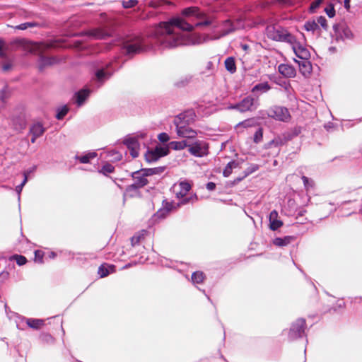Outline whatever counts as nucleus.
<instances>
[{"label":"nucleus","mask_w":362,"mask_h":362,"mask_svg":"<svg viewBox=\"0 0 362 362\" xmlns=\"http://www.w3.org/2000/svg\"><path fill=\"white\" fill-rule=\"evenodd\" d=\"M192 25L181 18L162 22L156 30V39L163 47L172 48L182 45H195L206 39L197 33H191Z\"/></svg>","instance_id":"obj_1"},{"label":"nucleus","mask_w":362,"mask_h":362,"mask_svg":"<svg viewBox=\"0 0 362 362\" xmlns=\"http://www.w3.org/2000/svg\"><path fill=\"white\" fill-rule=\"evenodd\" d=\"M197 118L193 109H187L177 115L173 121L175 132L179 137L194 139L197 136V131L191 127Z\"/></svg>","instance_id":"obj_2"},{"label":"nucleus","mask_w":362,"mask_h":362,"mask_svg":"<svg viewBox=\"0 0 362 362\" xmlns=\"http://www.w3.org/2000/svg\"><path fill=\"white\" fill-rule=\"evenodd\" d=\"M122 47L127 54H134L149 48L148 44L144 38L136 36H127L122 42Z\"/></svg>","instance_id":"obj_3"},{"label":"nucleus","mask_w":362,"mask_h":362,"mask_svg":"<svg viewBox=\"0 0 362 362\" xmlns=\"http://www.w3.org/2000/svg\"><path fill=\"white\" fill-rule=\"evenodd\" d=\"M262 118L266 117L282 122H288L291 119V114L288 110L283 106L274 105L265 110L259 111Z\"/></svg>","instance_id":"obj_4"},{"label":"nucleus","mask_w":362,"mask_h":362,"mask_svg":"<svg viewBox=\"0 0 362 362\" xmlns=\"http://www.w3.org/2000/svg\"><path fill=\"white\" fill-rule=\"evenodd\" d=\"M266 33L267 37L275 41L293 42L294 36L286 29L278 25H269L267 26Z\"/></svg>","instance_id":"obj_5"},{"label":"nucleus","mask_w":362,"mask_h":362,"mask_svg":"<svg viewBox=\"0 0 362 362\" xmlns=\"http://www.w3.org/2000/svg\"><path fill=\"white\" fill-rule=\"evenodd\" d=\"M253 94L244 97L240 102L229 106L230 109H235L240 112L252 111L256 110L259 105V96L252 92Z\"/></svg>","instance_id":"obj_6"},{"label":"nucleus","mask_w":362,"mask_h":362,"mask_svg":"<svg viewBox=\"0 0 362 362\" xmlns=\"http://www.w3.org/2000/svg\"><path fill=\"white\" fill-rule=\"evenodd\" d=\"M51 45H45L42 43H32L30 45V51L40 54L39 58V69L43 70L45 67L51 66L57 62V59L54 57H47L43 56L42 52Z\"/></svg>","instance_id":"obj_7"},{"label":"nucleus","mask_w":362,"mask_h":362,"mask_svg":"<svg viewBox=\"0 0 362 362\" xmlns=\"http://www.w3.org/2000/svg\"><path fill=\"white\" fill-rule=\"evenodd\" d=\"M306 328V321L304 318H298L291 325L288 333V339L289 341H294L301 339L305 336V330Z\"/></svg>","instance_id":"obj_8"},{"label":"nucleus","mask_w":362,"mask_h":362,"mask_svg":"<svg viewBox=\"0 0 362 362\" xmlns=\"http://www.w3.org/2000/svg\"><path fill=\"white\" fill-rule=\"evenodd\" d=\"M169 153L170 149L168 146L157 145L153 148H148L145 153V160L147 163H152L168 156Z\"/></svg>","instance_id":"obj_9"},{"label":"nucleus","mask_w":362,"mask_h":362,"mask_svg":"<svg viewBox=\"0 0 362 362\" xmlns=\"http://www.w3.org/2000/svg\"><path fill=\"white\" fill-rule=\"evenodd\" d=\"M16 327L18 329L24 330L23 323L25 322L27 326L30 328L39 330L45 325V320L38 318H28L22 315H18L16 317Z\"/></svg>","instance_id":"obj_10"},{"label":"nucleus","mask_w":362,"mask_h":362,"mask_svg":"<svg viewBox=\"0 0 362 362\" xmlns=\"http://www.w3.org/2000/svg\"><path fill=\"white\" fill-rule=\"evenodd\" d=\"M115 69V68L113 67V64L110 63L107 64L105 67L97 69L93 78V82L96 83L95 87L98 88L102 83L107 80L114 72Z\"/></svg>","instance_id":"obj_11"},{"label":"nucleus","mask_w":362,"mask_h":362,"mask_svg":"<svg viewBox=\"0 0 362 362\" xmlns=\"http://www.w3.org/2000/svg\"><path fill=\"white\" fill-rule=\"evenodd\" d=\"M208 148L203 141L196 140L192 144L189 143L188 151L196 157H202L206 154Z\"/></svg>","instance_id":"obj_12"},{"label":"nucleus","mask_w":362,"mask_h":362,"mask_svg":"<svg viewBox=\"0 0 362 362\" xmlns=\"http://www.w3.org/2000/svg\"><path fill=\"white\" fill-rule=\"evenodd\" d=\"M292 45V49L297 57L301 59H308L310 57V52L308 49L302 45L300 42H296L294 37L293 42H288Z\"/></svg>","instance_id":"obj_13"},{"label":"nucleus","mask_w":362,"mask_h":362,"mask_svg":"<svg viewBox=\"0 0 362 362\" xmlns=\"http://www.w3.org/2000/svg\"><path fill=\"white\" fill-rule=\"evenodd\" d=\"M46 132V128L44 127L41 122H35L33 124L29 129V133L32 135L30 141L34 144L36 139L42 136Z\"/></svg>","instance_id":"obj_14"},{"label":"nucleus","mask_w":362,"mask_h":362,"mask_svg":"<svg viewBox=\"0 0 362 362\" xmlns=\"http://www.w3.org/2000/svg\"><path fill=\"white\" fill-rule=\"evenodd\" d=\"M269 228L272 231L279 230L283 225V221L279 216V213L276 210H272L269 215Z\"/></svg>","instance_id":"obj_15"},{"label":"nucleus","mask_w":362,"mask_h":362,"mask_svg":"<svg viewBox=\"0 0 362 362\" xmlns=\"http://www.w3.org/2000/svg\"><path fill=\"white\" fill-rule=\"evenodd\" d=\"M334 30L337 37L351 39L353 37L351 30L345 24L336 25L334 26Z\"/></svg>","instance_id":"obj_16"},{"label":"nucleus","mask_w":362,"mask_h":362,"mask_svg":"<svg viewBox=\"0 0 362 362\" xmlns=\"http://www.w3.org/2000/svg\"><path fill=\"white\" fill-rule=\"evenodd\" d=\"M242 28H243V25L241 24L240 21H238L236 23H231L229 20H227L223 23L221 33L218 37L225 36L233 32L234 30Z\"/></svg>","instance_id":"obj_17"},{"label":"nucleus","mask_w":362,"mask_h":362,"mask_svg":"<svg viewBox=\"0 0 362 362\" xmlns=\"http://www.w3.org/2000/svg\"><path fill=\"white\" fill-rule=\"evenodd\" d=\"M71 101L77 107L83 106L88 100L91 92H74Z\"/></svg>","instance_id":"obj_18"},{"label":"nucleus","mask_w":362,"mask_h":362,"mask_svg":"<svg viewBox=\"0 0 362 362\" xmlns=\"http://www.w3.org/2000/svg\"><path fill=\"white\" fill-rule=\"evenodd\" d=\"M131 177L135 180L134 183L140 189L148 184V179L146 178V175H144V173L140 171V169L132 172L131 173Z\"/></svg>","instance_id":"obj_19"},{"label":"nucleus","mask_w":362,"mask_h":362,"mask_svg":"<svg viewBox=\"0 0 362 362\" xmlns=\"http://www.w3.org/2000/svg\"><path fill=\"white\" fill-rule=\"evenodd\" d=\"M86 35H88V37L90 39L93 40L105 39L106 37L110 36L109 33L106 30H103L102 28H95L90 30L86 33Z\"/></svg>","instance_id":"obj_20"},{"label":"nucleus","mask_w":362,"mask_h":362,"mask_svg":"<svg viewBox=\"0 0 362 362\" xmlns=\"http://www.w3.org/2000/svg\"><path fill=\"white\" fill-rule=\"evenodd\" d=\"M296 133H284L281 136H277L272 139V142H276V146H284L289 141L292 140L295 137Z\"/></svg>","instance_id":"obj_21"},{"label":"nucleus","mask_w":362,"mask_h":362,"mask_svg":"<svg viewBox=\"0 0 362 362\" xmlns=\"http://www.w3.org/2000/svg\"><path fill=\"white\" fill-rule=\"evenodd\" d=\"M295 239L294 236L286 235L284 237H276L273 239L272 243L275 246L282 247L289 245Z\"/></svg>","instance_id":"obj_22"},{"label":"nucleus","mask_w":362,"mask_h":362,"mask_svg":"<svg viewBox=\"0 0 362 362\" xmlns=\"http://www.w3.org/2000/svg\"><path fill=\"white\" fill-rule=\"evenodd\" d=\"M278 70L281 74L286 77H293L296 75L295 69L288 64H281L279 66Z\"/></svg>","instance_id":"obj_23"},{"label":"nucleus","mask_w":362,"mask_h":362,"mask_svg":"<svg viewBox=\"0 0 362 362\" xmlns=\"http://www.w3.org/2000/svg\"><path fill=\"white\" fill-rule=\"evenodd\" d=\"M115 272V266L113 264H103L99 268L98 273L101 278L107 276Z\"/></svg>","instance_id":"obj_24"},{"label":"nucleus","mask_w":362,"mask_h":362,"mask_svg":"<svg viewBox=\"0 0 362 362\" xmlns=\"http://www.w3.org/2000/svg\"><path fill=\"white\" fill-rule=\"evenodd\" d=\"M182 14L187 17L194 16L197 18H204V13L197 7H189L182 10Z\"/></svg>","instance_id":"obj_25"},{"label":"nucleus","mask_w":362,"mask_h":362,"mask_svg":"<svg viewBox=\"0 0 362 362\" xmlns=\"http://www.w3.org/2000/svg\"><path fill=\"white\" fill-rule=\"evenodd\" d=\"M98 156L96 152H88L83 155L76 154L74 156V159L78 160L81 163L87 164L90 163L91 160L95 158Z\"/></svg>","instance_id":"obj_26"},{"label":"nucleus","mask_w":362,"mask_h":362,"mask_svg":"<svg viewBox=\"0 0 362 362\" xmlns=\"http://www.w3.org/2000/svg\"><path fill=\"white\" fill-rule=\"evenodd\" d=\"M165 166H159L151 168H141L140 171H142L146 177H148L153 175H160L165 170Z\"/></svg>","instance_id":"obj_27"},{"label":"nucleus","mask_w":362,"mask_h":362,"mask_svg":"<svg viewBox=\"0 0 362 362\" xmlns=\"http://www.w3.org/2000/svg\"><path fill=\"white\" fill-rule=\"evenodd\" d=\"M188 146L189 142L187 140H182L170 141L168 147L169 149L171 148L175 151H179L185 149V148L188 147Z\"/></svg>","instance_id":"obj_28"},{"label":"nucleus","mask_w":362,"mask_h":362,"mask_svg":"<svg viewBox=\"0 0 362 362\" xmlns=\"http://www.w3.org/2000/svg\"><path fill=\"white\" fill-rule=\"evenodd\" d=\"M240 165V163L238 160H233L230 161L226 166L224 168L223 170V175L225 177H228L233 172V170L238 168Z\"/></svg>","instance_id":"obj_29"},{"label":"nucleus","mask_w":362,"mask_h":362,"mask_svg":"<svg viewBox=\"0 0 362 362\" xmlns=\"http://www.w3.org/2000/svg\"><path fill=\"white\" fill-rule=\"evenodd\" d=\"M69 111L68 105H64L57 108L55 117L58 120H62L67 115Z\"/></svg>","instance_id":"obj_30"},{"label":"nucleus","mask_w":362,"mask_h":362,"mask_svg":"<svg viewBox=\"0 0 362 362\" xmlns=\"http://www.w3.org/2000/svg\"><path fill=\"white\" fill-rule=\"evenodd\" d=\"M269 89H277V88L273 86V82L270 83L269 82H262L255 86L252 90H267Z\"/></svg>","instance_id":"obj_31"},{"label":"nucleus","mask_w":362,"mask_h":362,"mask_svg":"<svg viewBox=\"0 0 362 362\" xmlns=\"http://www.w3.org/2000/svg\"><path fill=\"white\" fill-rule=\"evenodd\" d=\"M123 144L127 148H132V147H139L140 144L138 139L133 136H127L123 141Z\"/></svg>","instance_id":"obj_32"},{"label":"nucleus","mask_w":362,"mask_h":362,"mask_svg":"<svg viewBox=\"0 0 362 362\" xmlns=\"http://www.w3.org/2000/svg\"><path fill=\"white\" fill-rule=\"evenodd\" d=\"M225 67L230 74L236 71V65L233 57H228L224 62Z\"/></svg>","instance_id":"obj_33"},{"label":"nucleus","mask_w":362,"mask_h":362,"mask_svg":"<svg viewBox=\"0 0 362 362\" xmlns=\"http://www.w3.org/2000/svg\"><path fill=\"white\" fill-rule=\"evenodd\" d=\"M198 200L197 195L196 194H194L190 196H185L180 200V202L177 204V207H180L182 205L187 204L189 202L193 203L194 202H196Z\"/></svg>","instance_id":"obj_34"},{"label":"nucleus","mask_w":362,"mask_h":362,"mask_svg":"<svg viewBox=\"0 0 362 362\" xmlns=\"http://www.w3.org/2000/svg\"><path fill=\"white\" fill-rule=\"evenodd\" d=\"M205 278V275L204 272L200 271H197L192 273V282L195 284H201L204 281Z\"/></svg>","instance_id":"obj_35"},{"label":"nucleus","mask_w":362,"mask_h":362,"mask_svg":"<svg viewBox=\"0 0 362 362\" xmlns=\"http://www.w3.org/2000/svg\"><path fill=\"white\" fill-rule=\"evenodd\" d=\"M40 340L48 344H53L55 341V339L49 333L42 332L40 335Z\"/></svg>","instance_id":"obj_36"},{"label":"nucleus","mask_w":362,"mask_h":362,"mask_svg":"<svg viewBox=\"0 0 362 362\" xmlns=\"http://www.w3.org/2000/svg\"><path fill=\"white\" fill-rule=\"evenodd\" d=\"M140 188L134 183L127 186L125 193L128 194L130 197H134L139 192Z\"/></svg>","instance_id":"obj_37"},{"label":"nucleus","mask_w":362,"mask_h":362,"mask_svg":"<svg viewBox=\"0 0 362 362\" xmlns=\"http://www.w3.org/2000/svg\"><path fill=\"white\" fill-rule=\"evenodd\" d=\"M115 167L109 163H106L102 166L101 169L99 170V173L104 175H107L109 173H113Z\"/></svg>","instance_id":"obj_38"},{"label":"nucleus","mask_w":362,"mask_h":362,"mask_svg":"<svg viewBox=\"0 0 362 362\" xmlns=\"http://www.w3.org/2000/svg\"><path fill=\"white\" fill-rule=\"evenodd\" d=\"M300 69L305 73H310L311 70V64L308 59H303L301 62H298Z\"/></svg>","instance_id":"obj_39"},{"label":"nucleus","mask_w":362,"mask_h":362,"mask_svg":"<svg viewBox=\"0 0 362 362\" xmlns=\"http://www.w3.org/2000/svg\"><path fill=\"white\" fill-rule=\"evenodd\" d=\"M304 28L308 31L314 32L318 29V23L315 21H309L305 22Z\"/></svg>","instance_id":"obj_40"},{"label":"nucleus","mask_w":362,"mask_h":362,"mask_svg":"<svg viewBox=\"0 0 362 362\" xmlns=\"http://www.w3.org/2000/svg\"><path fill=\"white\" fill-rule=\"evenodd\" d=\"M11 259H15L16 264L19 266L25 265L28 262L27 258L25 256L21 255H14L12 256Z\"/></svg>","instance_id":"obj_41"},{"label":"nucleus","mask_w":362,"mask_h":362,"mask_svg":"<svg viewBox=\"0 0 362 362\" xmlns=\"http://www.w3.org/2000/svg\"><path fill=\"white\" fill-rule=\"evenodd\" d=\"M263 139V129L259 127L254 134L253 141L255 144H259Z\"/></svg>","instance_id":"obj_42"},{"label":"nucleus","mask_w":362,"mask_h":362,"mask_svg":"<svg viewBox=\"0 0 362 362\" xmlns=\"http://www.w3.org/2000/svg\"><path fill=\"white\" fill-rule=\"evenodd\" d=\"M179 186H180V190L183 191L184 193H188V192L192 188L191 185L187 180L181 181L179 184Z\"/></svg>","instance_id":"obj_43"},{"label":"nucleus","mask_w":362,"mask_h":362,"mask_svg":"<svg viewBox=\"0 0 362 362\" xmlns=\"http://www.w3.org/2000/svg\"><path fill=\"white\" fill-rule=\"evenodd\" d=\"M38 24L35 22H26L21 23L16 27V28L19 30H26L29 28H33L37 26Z\"/></svg>","instance_id":"obj_44"},{"label":"nucleus","mask_w":362,"mask_h":362,"mask_svg":"<svg viewBox=\"0 0 362 362\" xmlns=\"http://www.w3.org/2000/svg\"><path fill=\"white\" fill-rule=\"evenodd\" d=\"M35 254V262L42 264L43 263V257L45 255V252L42 250H37L34 252Z\"/></svg>","instance_id":"obj_45"},{"label":"nucleus","mask_w":362,"mask_h":362,"mask_svg":"<svg viewBox=\"0 0 362 362\" xmlns=\"http://www.w3.org/2000/svg\"><path fill=\"white\" fill-rule=\"evenodd\" d=\"M259 168L258 165L257 164H252L250 166H249L245 171H244V177H247L252 173L257 171Z\"/></svg>","instance_id":"obj_46"},{"label":"nucleus","mask_w":362,"mask_h":362,"mask_svg":"<svg viewBox=\"0 0 362 362\" xmlns=\"http://www.w3.org/2000/svg\"><path fill=\"white\" fill-rule=\"evenodd\" d=\"M158 139L160 143L165 144L170 141V137L168 133L162 132L158 135Z\"/></svg>","instance_id":"obj_47"},{"label":"nucleus","mask_w":362,"mask_h":362,"mask_svg":"<svg viewBox=\"0 0 362 362\" xmlns=\"http://www.w3.org/2000/svg\"><path fill=\"white\" fill-rule=\"evenodd\" d=\"M169 213L170 212L168 211V209H165L163 207H162L154 214V216H156L158 218H164L168 216Z\"/></svg>","instance_id":"obj_48"},{"label":"nucleus","mask_w":362,"mask_h":362,"mask_svg":"<svg viewBox=\"0 0 362 362\" xmlns=\"http://www.w3.org/2000/svg\"><path fill=\"white\" fill-rule=\"evenodd\" d=\"M163 207L165 209H168V212H170L171 211H173L174 209H176L177 208V206H174L173 205V202H168V200L165 199L163 201Z\"/></svg>","instance_id":"obj_49"},{"label":"nucleus","mask_w":362,"mask_h":362,"mask_svg":"<svg viewBox=\"0 0 362 362\" xmlns=\"http://www.w3.org/2000/svg\"><path fill=\"white\" fill-rule=\"evenodd\" d=\"M316 23H318V26L320 25L325 30H327L328 28L327 20L324 16L318 17Z\"/></svg>","instance_id":"obj_50"},{"label":"nucleus","mask_w":362,"mask_h":362,"mask_svg":"<svg viewBox=\"0 0 362 362\" xmlns=\"http://www.w3.org/2000/svg\"><path fill=\"white\" fill-rule=\"evenodd\" d=\"M325 11L329 18H333L335 16V10L332 4H329L325 8Z\"/></svg>","instance_id":"obj_51"},{"label":"nucleus","mask_w":362,"mask_h":362,"mask_svg":"<svg viewBox=\"0 0 362 362\" xmlns=\"http://www.w3.org/2000/svg\"><path fill=\"white\" fill-rule=\"evenodd\" d=\"M27 182H28V178L26 177V176H25V177H23L22 182L20 185H18V186H16V192L18 194L19 199H20V194L21 193L23 187L25 185V184Z\"/></svg>","instance_id":"obj_52"},{"label":"nucleus","mask_w":362,"mask_h":362,"mask_svg":"<svg viewBox=\"0 0 362 362\" xmlns=\"http://www.w3.org/2000/svg\"><path fill=\"white\" fill-rule=\"evenodd\" d=\"M109 156H112L114 160H115V161H119V160H122V155L117 151H110L109 153Z\"/></svg>","instance_id":"obj_53"},{"label":"nucleus","mask_w":362,"mask_h":362,"mask_svg":"<svg viewBox=\"0 0 362 362\" xmlns=\"http://www.w3.org/2000/svg\"><path fill=\"white\" fill-rule=\"evenodd\" d=\"M138 3V1L137 0H128V1H123V6L124 8H132L134 7V6L136 5V4Z\"/></svg>","instance_id":"obj_54"},{"label":"nucleus","mask_w":362,"mask_h":362,"mask_svg":"<svg viewBox=\"0 0 362 362\" xmlns=\"http://www.w3.org/2000/svg\"><path fill=\"white\" fill-rule=\"evenodd\" d=\"M252 119H245L243 122H239L237 124V127H243L244 128H247L252 126Z\"/></svg>","instance_id":"obj_55"},{"label":"nucleus","mask_w":362,"mask_h":362,"mask_svg":"<svg viewBox=\"0 0 362 362\" xmlns=\"http://www.w3.org/2000/svg\"><path fill=\"white\" fill-rule=\"evenodd\" d=\"M141 235H134L131 238V244L133 247L139 244L141 240Z\"/></svg>","instance_id":"obj_56"},{"label":"nucleus","mask_w":362,"mask_h":362,"mask_svg":"<svg viewBox=\"0 0 362 362\" xmlns=\"http://www.w3.org/2000/svg\"><path fill=\"white\" fill-rule=\"evenodd\" d=\"M323 1L324 0L314 1L310 5V10L312 11H314L315 10H316L320 6V4L323 2Z\"/></svg>","instance_id":"obj_57"},{"label":"nucleus","mask_w":362,"mask_h":362,"mask_svg":"<svg viewBox=\"0 0 362 362\" xmlns=\"http://www.w3.org/2000/svg\"><path fill=\"white\" fill-rule=\"evenodd\" d=\"M37 169V165H33V167L28 168L25 171L23 172V177L26 176V177L28 179L29 175L31 173H33Z\"/></svg>","instance_id":"obj_58"},{"label":"nucleus","mask_w":362,"mask_h":362,"mask_svg":"<svg viewBox=\"0 0 362 362\" xmlns=\"http://www.w3.org/2000/svg\"><path fill=\"white\" fill-rule=\"evenodd\" d=\"M12 66L13 64L11 62L6 61L2 65V69L4 71H8L11 69Z\"/></svg>","instance_id":"obj_59"},{"label":"nucleus","mask_w":362,"mask_h":362,"mask_svg":"<svg viewBox=\"0 0 362 362\" xmlns=\"http://www.w3.org/2000/svg\"><path fill=\"white\" fill-rule=\"evenodd\" d=\"M139 147H132V148H128L130 151V154L133 158L139 156Z\"/></svg>","instance_id":"obj_60"},{"label":"nucleus","mask_w":362,"mask_h":362,"mask_svg":"<svg viewBox=\"0 0 362 362\" xmlns=\"http://www.w3.org/2000/svg\"><path fill=\"white\" fill-rule=\"evenodd\" d=\"M302 180L305 187L312 186L313 181L306 176H302Z\"/></svg>","instance_id":"obj_61"},{"label":"nucleus","mask_w":362,"mask_h":362,"mask_svg":"<svg viewBox=\"0 0 362 362\" xmlns=\"http://www.w3.org/2000/svg\"><path fill=\"white\" fill-rule=\"evenodd\" d=\"M9 93L10 92H0V100L2 101V103H5V101L9 96Z\"/></svg>","instance_id":"obj_62"},{"label":"nucleus","mask_w":362,"mask_h":362,"mask_svg":"<svg viewBox=\"0 0 362 362\" xmlns=\"http://www.w3.org/2000/svg\"><path fill=\"white\" fill-rule=\"evenodd\" d=\"M9 276V273L6 271H3L0 273V281L1 282L6 280Z\"/></svg>","instance_id":"obj_63"},{"label":"nucleus","mask_w":362,"mask_h":362,"mask_svg":"<svg viewBox=\"0 0 362 362\" xmlns=\"http://www.w3.org/2000/svg\"><path fill=\"white\" fill-rule=\"evenodd\" d=\"M216 183L213 182H209L208 183H206V188L209 190V191H214L216 189Z\"/></svg>","instance_id":"obj_64"}]
</instances>
